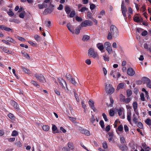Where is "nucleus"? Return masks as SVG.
Here are the masks:
<instances>
[{"label":"nucleus","instance_id":"f257e3e1","mask_svg":"<svg viewBox=\"0 0 151 151\" xmlns=\"http://www.w3.org/2000/svg\"><path fill=\"white\" fill-rule=\"evenodd\" d=\"M119 36V32L118 29L114 25H112L110 27V32L108 34L107 38L108 40H111L113 38H116Z\"/></svg>","mask_w":151,"mask_h":151},{"label":"nucleus","instance_id":"f03ea898","mask_svg":"<svg viewBox=\"0 0 151 151\" xmlns=\"http://www.w3.org/2000/svg\"><path fill=\"white\" fill-rule=\"evenodd\" d=\"M58 81L62 89L65 91H68V90L65 81L62 78H58Z\"/></svg>","mask_w":151,"mask_h":151},{"label":"nucleus","instance_id":"7ed1b4c3","mask_svg":"<svg viewBox=\"0 0 151 151\" xmlns=\"http://www.w3.org/2000/svg\"><path fill=\"white\" fill-rule=\"evenodd\" d=\"M88 55L93 58H96L98 59H99V56L98 53L95 52L93 49L91 48L88 50Z\"/></svg>","mask_w":151,"mask_h":151},{"label":"nucleus","instance_id":"20e7f679","mask_svg":"<svg viewBox=\"0 0 151 151\" xmlns=\"http://www.w3.org/2000/svg\"><path fill=\"white\" fill-rule=\"evenodd\" d=\"M105 90L107 93L112 94L114 92V88L111 85L105 83Z\"/></svg>","mask_w":151,"mask_h":151},{"label":"nucleus","instance_id":"39448f33","mask_svg":"<svg viewBox=\"0 0 151 151\" xmlns=\"http://www.w3.org/2000/svg\"><path fill=\"white\" fill-rule=\"evenodd\" d=\"M104 47L109 54L112 53L113 50L111 46V44L109 42H106L104 43Z\"/></svg>","mask_w":151,"mask_h":151},{"label":"nucleus","instance_id":"423d86ee","mask_svg":"<svg viewBox=\"0 0 151 151\" xmlns=\"http://www.w3.org/2000/svg\"><path fill=\"white\" fill-rule=\"evenodd\" d=\"M110 75L114 78H118L121 76L120 73L117 72L115 70H112L110 72Z\"/></svg>","mask_w":151,"mask_h":151},{"label":"nucleus","instance_id":"0eeeda50","mask_svg":"<svg viewBox=\"0 0 151 151\" xmlns=\"http://www.w3.org/2000/svg\"><path fill=\"white\" fill-rule=\"evenodd\" d=\"M121 9L122 13L123 16L124 17H126L127 15L126 13L127 12V9L126 7L125 6L124 3V1H122V3L121 4Z\"/></svg>","mask_w":151,"mask_h":151},{"label":"nucleus","instance_id":"6e6552de","mask_svg":"<svg viewBox=\"0 0 151 151\" xmlns=\"http://www.w3.org/2000/svg\"><path fill=\"white\" fill-rule=\"evenodd\" d=\"M142 81L143 83L147 84V86L151 88V81L149 78L146 77H144L142 78Z\"/></svg>","mask_w":151,"mask_h":151},{"label":"nucleus","instance_id":"1a4fd4ad","mask_svg":"<svg viewBox=\"0 0 151 151\" xmlns=\"http://www.w3.org/2000/svg\"><path fill=\"white\" fill-rule=\"evenodd\" d=\"M93 24L92 22L89 20H86L82 22L81 25L82 27H86L87 26H91Z\"/></svg>","mask_w":151,"mask_h":151},{"label":"nucleus","instance_id":"9d476101","mask_svg":"<svg viewBox=\"0 0 151 151\" xmlns=\"http://www.w3.org/2000/svg\"><path fill=\"white\" fill-rule=\"evenodd\" d=\"M35 76L37 80H39L40 82H44L45 81L44 77L43 75L36 74H35Z\"/></svg>","mask_w":151,"mask_h":151},{"label":"nucleus","instance_id":"9b49d317","mask_svg":"<svg viewBox=\"0 0 151 151\" xmlns=\"http://www.w3.org/2000/svg\"><path fill=\"white\" fill-rule=\"evenodd\" d=\"M139 113L138 114H133L132 116V120L133 122L135 124H137L139 121Z\"/></svg>","mask_w":151,"mask_h":151},{"label":"nucleus","instance_id":"f8f14e48","mask_svg":"<svg viewBox=\"0 0 151 151\" xmlns=\"http://www.w3.org/2000/svg\"><path fill=\"white\" fill-rule=\"evenodd\" d=\"M117 111L120 117L122 119H124L125 118L124 109L123 108H120L118 109Z\"/></svg>","mask_w":151,"mask_h":151},{"label":"nucleus","instance_id":"ddd939ff","mask_svg":"<svg viewBox=\"0 0 151 151\" xmlns=\"http://www.w3.org/2000/svg\"><path fill=\"white\" fill-rule=\"evenodd\" d=\"M127 73L129 76H132L134 75L135 72L132 68H129L127 70Z\"/></svg>","mask_w":151,"mask_h":151},{"label":"nucleus","instance_id":"4468645a","mask_svg":"<svg viewBox=\"0 0 151 151\" xmlns=\"http://www.w3.org/2000/svg\"><path fill=\"white\" fill-rule=\"evenodd\" d=\"M96 47L101 52H103V50L104 49V47L103 44L102 43H99L96 44Z\"/></svg>","mask_w":151,"mask_h":151},{"label":"nucleus","instance_id":"2eb2a0df","mask_svg":"<svg viewBox=\"0 0 151 151\" xmlns=\"http://www.w3.org/2000/svg\"><path fill=\"white\" fill-rule=\"evenodd\" d=\"M134 110L136 114H138V110L137 109V102H134L132 104Z\"/></svg>","mask_w":151,"mask_h":151},{"label":"nucleus","instance_id":"dca6fc26","mask_svg":"<svg viewBox=\"0 0 151 151\" xmlns=\"http://www.w3.org/2000/svg\"><path fill=\"white\" fill-rule=\"evenodd\" d=\"M67 26L68 30L71 32L73 34L74 33V28L70 23H69L67 24Z\"/></svg>","mask_w":151,"mask_h":151},{"label":"nucleus","instance_id":"f3484780","mask_svg":"<svg viewBox=\"0 0 151 151\" xmlns=\"http://www.w3.org/2000/svg\"><path fill=\"white\" fill-rule=\"evenodd\" d=\"M105 14V11L104 10H101L97 14V17L101 19L102 18V16Z\"/></svg>","mask_w":151,"mask_h":151},{"label":"nucleus","instance_id":"a211bd4d","mask_svg":"<svg viewBox=\"0 0 151 151\" xmlns=\"http://www.w3.org/2000/svg\"><path fill=\"white\" fill-rule=\"evenodd\" d=\"M52 11V10L49 8L46 9L43 12V14L45 15L47 14L51 13Z\"/></svg>","mask_w":151,"mask_h":151},{"label":"nucleus","instance_id":"6ab92c4d","mask_svg":"<svg viewBox=\"0 0 151 151\" xmlns=\"http://www.w3.org/2000/svg\"><path fill=\"white\" fill-rule=\"evenodd\" d=\"M131 113L130 111H128L127 113V119L130 124H131Z\"/></svg>","mask_w":151,"mask_h":151},{"label":"nucleus","instance_id":"aec40b11","mask_svg":"<svg viewBox=\"0 0 151 151\" xmlns=\"http://www.w3.org/2000/svg\"><path fill=\"white\" fill-rule=\"evenodd\" d=\"M125 84V83H120L118 86L117 90H119L120 89L124 88V87Z\"/></svg>","mask_w":151,"mask_h":151},{"label":"nucleus","instance_id":"412c9836","mask_svg":"<svg viewBox=\"0 0 151 151\" xmlns=\"http://www.w3.org/2000/svg\"><path fill=\"white\" fill-rule=\"evenodd\" d=\"M118 130H116V131L117 133L119 135L120 134L119 132H122L123 130V127L122 125H120L118 127Z\"/></svg>","mask_w":151,"mask_h":151},{"label":"nucleus","instance_id":"4be33fe9","mask_svg":"<svg viewBox=\"0 0 151 151\" xmlns=\"http://www.w3.org/2000/svg\"><path fill=\"white\" fill-rule=\"evenodd\" d=\"M96 119L94 118V116L93 115H92L90 119V121L91 123L93 124L94 126H95V125L94 124V123Z\"/></svg>","mask_w":151,"mask_h":151},{"label":"nucleus","instance_id":"5701e85b","mask_svg":"<svg viewBox=\"0 0 151 151\" xmlns=\"http://www.w3.org/2000/svg\"><path fill=\"white\" fill-rule=\"evenodd\" d=\"M87 18L88 19H91L93 18L92 13L90 12H88L87 15Z\"/></svg>","mask_w":151,"mask_h":151},{"label":"nucleus","instance_id":"b1692460","mask_svg":"<svg viewBox=\"0 0 151 151\" xmlns=\"http://www.w3.org/2000/svg\"><path fill=\"white\" fill-rule=\"evenodd\" d=\"M108 134L109 137L108 138V140L109 142H111L113 141V134L109 132L108 133Z\"/></svg>","mask_w":151,"mask_h":151},{"label":"nucleus","instance_id":"393cba45","mask_svg":"<svg viewBox=\"0 0 151 151\" xmlns=\"http://www.w3.org/2000/svg\"><path fill=\"white\" fill-rule=\"evenodd\" d=\"M90 38V37L87 35H84L83 36L82 39L83 41H86L88 40Z\"/></svg>","mask_w":151,"mask_h":151},{"label":"nucleus","instance_id":"a878e982","mask_svg":"<svg viewBox=\"0 0 151 151\" xmlns=\"http://www.w3.org/2000/svg\"><path fill=\"white\" fill-rule=\"evenodd\" d=\"M11 103L12 105L13 106L14 108L17 109H18V106L17 104L15 101H12Z\"/></svg>","mask_w":151,"mask_h":151},{"label":"nucleus","instance_id":"bb28decb","mask_svg":"<svg viewBox=\"0 0 151 151\" xmlns=\"http://www.w3.org/2000/svg\"><path fill=\"white\" fill-rule=\"evenodd\" d=\"M68 147L71 150H73L74 149V147L73 145V144L71 142H69L68 144Z\"/></svg>","mask_w":151,"mask_h":151},{"label":"nucleus","instance_id":"cd10ccee","mask_svg":"<svg viewBox=\"0 0 151 151\" xmlns=\"http://www.w3.org/2000/svg\"><path fill=\"white\" fill-rule=\"evenodd\" d=\"M6 40L7 41L13 43H15L16 42L12 38L10 37H8L6 38Z\"/></svg>","mask_w":151,"mask_h":151},{"label":"nucleus","instance_id":"c85d7f7f","mask_svg":"<svg viewBox=\"0 0 151 151\" xmlns=\"http://www.w3.org/2000/svg\"><path fill=\"white\" fill-rule=\"evenodd\" d=\"M120 147L121 149L123 151H127L128 149L127 147L125 145L120 146Z\"/></svg>","mask_w":151,"mask_h":151},{"label":"nucleus","instance_id":"c756f323","mask_svg":"<svg viewBox=\"0 0 151 151\" xmlns=\"http://www.w3.org/2000/svg\"><path fill=\"white\" fill-rule=\"evenodd\" d=\"M52 130L53 131H56V132H56V133H59L58 131V130H57V127L55 125H54V124L52 125Z\"/></svg>","mask_w":151,"mask_h":151},{"label":"nucleus","instance_id":"7c9ffc66","mask_svg":"<svg viewBox=\"0 0 151 151\" xmlns=\"http://www.w3.org/2000/svg\"><path fill=\"white\" fill-rule=\"evenodd\" d=\"M22 53L24 57H25L26 58L28 59H30V57L28 54L22 51Z\"/></svg>","mask_w":151,"mask_h":151},{"label":"nucleus","instance_id":"2f4dec72","mask_svg":"<svg viewBox=\"0 0 151 151\" xmlns=\"http://www.w3.org/2000/svg\"><path fill=\"white\" fill-rule=\"evenodd\" d=\"M134 21L136 22H139L140 21L139 17L137 15L134 16Z\"/></svg>","mask_w":151,"mask_h":151},{"label":"nucleus","instance_id":"473e14b6","mask_svg":"<svg viewBox=\"0 0 151 151\" xmlns=\"http://www.w3.org/2000/svg\"><path fill=\"white\" fill-rule=\"evenodd\" d=\"M42 128L44 131H47L49 130V127L48 125H43Z\"/></svg>","mask_w":151,"mask_h":151},{"label":"nucleus","instance_id":"72a5a7b5","mask_svg":"<svg viewBox=\"0 0 151 151\" xmlns=\"http://www.w3.org/2000/svg\"><path fill=\"white\" fill-rule=\"evenodd\" d=\"M132 92L130 89H128L127 91V95L128 97L130 96L132 94Z\"/></svg>","mask_w":151,"mask_h":151},{"label":"nucleus","instance_id":"f704fd0d","mask_svg":"<svg viewBox=\"0 0 151 151\" xmlns=\"http://www.w3.org/2000/svg\"><path fill=\"white\" fill-rule=\"evenodd\" d=\"M88 103L91 108L94 107V102L93 101L90 100L89 101Z\"/></svg>","mask_w":151,"mask_h":151},{"label":"nucleus","instance_id":"c9c22d12","mask_svg":"<svg viewBox=\"0 0 151 151\" xmlns=\"http://www.w3.org/2000/svg\"><path fill=\"white\" fill-rule=\"evenodd\" d=\"M22 68L23 69V71L26 73L28 74H29L30 73V71L29 70L26 69L23 67H22Z\"/></svg>","mask_w":151,"mask_h":151},{"label":"nucleus","instance_id":"e433bc0d","mask_svg":"<svg viewBox=\"0 0 151 151\" xmlns=\"http://www.w3.org/2000/svg\"><path fill=\"white\" fill-rule=\"evenodd\" d=\"M146 123L149 126L151 125V120L149 119H147L145 121Z\"/></svg>","mask_w":151,"mask_h":151},{"label":"nucleus","instance_id":"4c0bfd02","mask_svg":"<svg viewBox=\"0 0 151 151\" xmlns=\"http://www.w3.org/2000/svg\"><path fill=\"white\" fill-rule=\"evenodd\" d=\"M65 77L68 80H70L73 78L71 75L69 74H67L65 76Z\"/></svg>","mask_w":151,"mask_h":151},{"label":"nucleus","instance_id":"58836bf2","mask_svg":"<svg viewBox=\"0 0 151 151\" xmlns=\"http://www.w3.org/2000/svg\"><path fill=\"white\" fill-rule=\"evenodd\" d=\"M131 100V99L130 98H125L123 102L126 104L130 102Z\"/></svg>","mask_w":151,"mask_h":151},{"label":"nucleus","instance_id":"ea45409f","mask_svg":"<svg viewBox=\"0 0 151 151\" xmlns=\"http://www.w3.org/2000/svg\"><path fill=\"white\" fill-rule=\"evenodd\" d=\"M34 38L37 42L40 40V37L37 35H35L34 36Z\"/></svg>","mask_w":151,"mask_h":151},{"label":"nucleus","instance_id":"a19ab883","mask_svg":"<svg viewBox=\"0 0 151 151\" xmlns=\"http://www.w3.org/2000/svg\"><path fill=\"white\" fill-rule=\"evenodd\" d=\"M25 12L24 11H23L20 14L19 16V17L21 18H23L25 16Z\"/></svg>","mask_w":151,"mask_h":151},{"label":"nucleus","instance_id":"79ce46f5","mask_svg":"<svg viewBox=\"0 0 151 151\" xmlns=\"http://www.w3.org/2000/svg\"><path fill=\"white\" fill-rule=\"evenodd\" d=\"M120 100L121 101L124 102L125 99V96L122 94H121L119 96Z\"/></svg>","mask_w":151,"mask_h":151},{"label":"nucleus","instance_id":"37998d69","mask_svg":"<svg viewBox=\"0 0 151 151\" xmlns=\"http://www.w3.org/2000/svg\"><path fill=\"white\" fill-rule=\"evenodd\" d=\"M103 58L105 61H108L109 60V58L106 55L103 56Z\"/></svg>","mask_w":151,"mask_h":151},{"label":"nucleus","instance_id":"c03bdc74","mask_svg":"<svg viewBox=\"0 0 151 151\" xmlns=\"http://www.w3.org/2000/svg\"><path fill=\"white\" fill-rule=\"evenodd\" d=\"M18 135V133L16 130H14L12 134V136H16Z\"/></svg>","mask_w":151,"mask_h":151},{"label":"nucleus","instance_id":"a18cd8bd","mask_svg":"<svg viewBox=\"0 0 151 151\" xmlns=\"http://www.w3.org/2000/svg\"><path fill=\"white\" fill-rule=\"evenodd\" d=\"M4 49L3 50L4 52H5L9 54L12 53V52L11 51L7 50L6 47H5L4 48Z\"/></svg>","mask_w":151,"mask_h":151},{"label":"nucleus","instance_id":"49530a36","mask_svg":"<svg viewBox=\"0 0 151 151\" xmlns=\"http://www.w3.org/2000/svg\"><path fill=\"white\" fill-rule=\"evenodd\" d=\"M65 10L66 13L67 14H68L70 13V8L68 7H66L65 8Z\"/></svg>","mask_w":151,"mask_h":151},{"label":"nucleus","instance_id":"de8ad7c7","mask_svg":"<svg viewBox=\"0 0 151 151\" xmlns=\"http://www.w3.org/2000/svg\"><path fill=\"white\" fill-rule=\"evenodd\" d=\"M88 9L86 7H82L80 10H79V11H81V12H84L86 11H87Z\"/></svg>","mask_w":151,"mask_h":151},{"label":"nucleus","instance_id":"09e8293b","mask_svg":"<svg viewBox=\"0 0 151 151\" xmlns=\"http://www.w3.org/2000/svg\"><path fill=\"white\" fill-rule=\"evenodd\" d=\"M90 9L91 10H93L94 9H95L96 7V6L95 5H94L93 4H90Z\"/></svg>","mask_w":151,"mask_h":151},{"label":"nucleus","instance_id":"8fccbe9b","mask_svg":"<svg viewBox=\"0 0 151 151\" xmlns=\"http://www.w3.org/2000/svg\"><path fill=\"white\" fill-rule=\"evenodd\" d=\"M8 116L12 120H14L15 119V117H14V115L13 114H12L11 113H9L8 115Z\"/></svg>","mask_w":151,"mask_h":151},{"label":"nucleus","instance_id":"3c124183","mask_svg":"<svg viewBox=\"0 0 151 151\" xmlns=\"http://www.w3.org/2000/svg\"><path fill=\"white\" fill-rule=\"evenodd\" d=\"M75 12L74 11H72L70 15V17H73L75 15Z\"/></svg>","mask_w":151,"mask_h":151},{"label":"nucleus","instance_id":"603ef678","mask_svg":"<svg viewBox=\"0 0 151 151\" xmlns=\"http://www.w3.org/2000/svg\"><path fill=\"white\" fill-rule=\"evenodd\" d=\"M109 114L110 116H113L114 115V111L112 109H111L109 110Z\"/></svg>","mask_w":151,"mask_h":151},{"label":"nucleus","instance_id":"864d4df0","mask_svg":"<svg viewBox=\"0 0 151 151\" xmlns=\"http://www.w3.org/2000/svg\"><path fill=\"white\" fill-rule=\"evenodd\" d=\"M70 120L73 123H75L76 122V118L74 117H69Z\"/></svg>","mask_w":151,"mask_h":151},{"label":"nucleus","instance_id":"5fc2aeb1","mask_svg":"<svg viewBox=\"0 0 151 151\" xmlns=\"http://www.w3.org/2000/svg\"><path fill=\"white\" fill-rule=\"evenodd\" d=\"M74 93L76 99V101L78 102H79V98H78V95L75 92H74Z\"/></svg>","mask_w":151,"mask_h":151},{"label":"nucleus","instance_id":"6e6d98bb","mask_svg":"<svg viewBox=\"0 0 151 151\" xmlns=\"http://www.w3.org/2000/svg\"><path fill=\"white\" fill-rule=\"evenodd\" d=\"M7 13L8 15L10 16H13L14 14L12 11L10 10H9L8 12Z\"/></svg>","mask_w":151,"mask_h":151},{"label":"nucleus","instance_id":"4d7b16f0","mask_svg":"<svg viewBox=\"0 0 151 151\" xmlns=\"http://www.w3.org/2000/svg\"><path fill=\"white\" fill-rule=\"evenodd\" d=\"M80 32V28L78 27L76 28L75 29V33L76 35H78L79 33Z\"/></svg>","mask_w":151,"mask_h":151},{"label":"nucleus","instance_id":"13d9d810","mask_svg":"<svg viewBox=\"0 0 151 151\" xmlns=\"http://www.w3.org/2000/svg\"><path fill=\"white\" fill-rule=\"evenodd\" d=\"M100 124L102 128H104V123L103 120L100 121Z\"/></svg>","mask_w":151,"mask_h":151},{"label":"nucleus","instance_id":"bf43d9fd","mask_svg":"<svg viewBox=\"0 0 151 151\" xmlns=\"http://www.w3.org/2000/svg\"><path fill=\"white\" fill-rule=\"evenodd\" d=\"M137 123L138 127L142 129L143 128V125L142 124L141 122H139Z\"/></svg>","mask_w":151,"mask_h":151},{"label":"nucleus","instance_id":"052dcab7","mask_svg":"<svg viewBox=\"0 0 151 151\" xmlns=\"http://www.w3.org/2000/svg\"><path fill=\"white\" fill-rule=\"evenodd\" d=\"M16 145L18 147H21L22 146L21 142L20 141L17 142L16 143Z\"/></svg>","mask_w":151,"mask_h":151},{"label":"nucleus","instance_id":"680f3d73","mask_svg":"<svg viewBox=\"0 0 151 151\" xmlns=\"http://www.w3.org/2000/svg\"><path fill=\"white\" fill-rule=\"evenodd\" d=\"M102 116H103V118H104L105 121L106 122H107L108 121V119L107 118V116L106 115V114L104 113L102 114Z\"/></svg>","mask_w":151,"mask_h":151},{"label":"nucleus","instance_id":"e2e57ef3","mask_svg":"<svg viewBox=\"0 0 151 151\" xmlns=\"http://www.w3.org/2000/svg\"><path fill=\"white\" fill-rule=\"evenodd\" d=\"M70 81L71 83L74 85H76L77 83L76 82L73 78Z\"/></svg>","mask_w":151,"mask_h":151},{"label":"nucleus","instance_id":"0e129e2a","mask_svg":"<svg viewBox=\"0 0 151 151\" xmlns=\"http://www.w3.org/2000/svg\"><path fill=\"white\" fill-rule=\"evenodd\" d=\"M140 97H141V100L143 101H145L144 95L143 93H141L140 95Z\"/></svg>","mask_w":151,"mask_h":151},{"label":"nucleus","instance_id":"69168bd1","mask_svg":"<svg viewBox=\"0 0 151 151\" xmlns=\"http://www.w3.org/2000/svg\"><path fill=\"white\" fill-rule=\"evenodd\" d=\"M9 21L10 22H14L15 23L17 24H18L19 23V20L18 19H14L12 20H10Z\"/></svg>","mask_w":151,"mask_h":151},{"label":"nucleus","instance_id":"338daca9","mask_svg":"<svg viewBox=\"0 0 151 151\" xmlns=\"http://www.w3.org/2000/svg\"><path fill=\"white\" fill-rule=\"evenodd\" d=\"M76 21L80 22H81L82 20L81 18L80 17L78 16L76 17Z\"/></svg>","mask_w":151,"mask_h":151},{"label":"nucleus","instance_id":"774afa93","mask_svg":"<svg viewBox=\"0 0 151 151\" xmlns=\"http://www.w3.org/2000/svg\"><path fill=\"white\" fill-rule=\"evenodd\" d=\"M85 62L88 65L91 64V60L89 59H87L86 60Z\"/></svg>","mask_w":151,"mask_h":151}]
</instances>
